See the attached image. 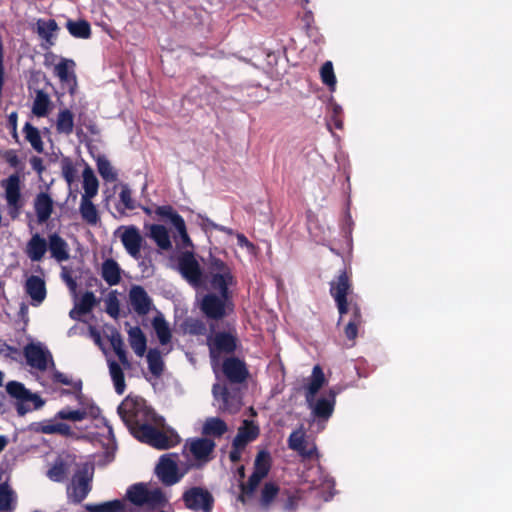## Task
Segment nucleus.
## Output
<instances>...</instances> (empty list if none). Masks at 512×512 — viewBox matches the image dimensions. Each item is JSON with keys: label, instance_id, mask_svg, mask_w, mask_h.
Instances as JSON below:
<instances>
[{"label": "nucleus", "instance_id": "obj_1", "mask_svg": "<svg viewBox=\"0 0 512 512\" xmlns=\"http://www.w3.org/2000/svg\"><path fill=\"white\" fill-rule=\"evenodd\" d=\"M168 498L159 488H150L148 483L139 482L128 487L125 498L115 499L99 504H86L84 507L89 512H154L164 508L168 504Z\"/></svg>", "mask_w": 512, "mask_h": 512}, {"label": "nucleus", "instance_id": "obj_2", "mask_svg": "<svg viewBox=\"0 0 512 512\" xmlns=\"http://www.w3.org/2000/svg\"><path fill=\"white\" fill-rule=\"evenodd\" d=\"M117 412L135 438L141 436L143 426L152 425L155 421L154 411L141 398L126 397L118 406Z\"/></svg>", "mask_w": 512, "mask_h": 512}, {"label": "nucleus", "instance_id": "obj_3", "mask_svg": "<svg viewBox=\"0 0 512 512\" xmlns=\"http://www.w3.org/2000/svg\"><path fill=\"white\" fill-rule=\"evenodd\" d=\"M238 337L230 331H218L207 337L209 357L213 368L220 364L223 355H232L238 347Z\"/></svg>", "mask_w": 512, "mask_h": 512}, {"label": "nucleus", "instance_id": "obj_4", "mask_svg": "<svg viewBox=\"0 0 512 512\" xmlns=\"http://www.w3.org/2000/svg\"><path fill=\"white\" fill-rule=\"evenodd\" d=\"M93 467L83 464L74 472L67 486V496L71 503L80 504L92 490Z\"/></svg>", "mask_w": 512, "mask_h": 512}, {"label": "nucleus", "instance_id": "obj_5", "mask_svg": "<svg viewBox=\"0 0 512 512\" xmlns=\"http://www.w3.org/2000/svg\"><path fill=\"white\" fill-rule=\"evenodd\" d=\"M178 456L174 453L162 455L155 467V475L166 487L179 483L186 474V470H180Z\"/></svg>", "mask_w": 512, "mask_h": 512}, {"label": "nucleus", "instance_id": "obj_6", "mask_svg": "<svg viewBox=\"0 0 512 512\" xmlns=\"http://www.w3.org/2000/svg\"><path fill=\"white\" fill-rule=\"evenodd\" d=\"M352 292V282L350 275L346 270L340 272L336 280L330 283V294L333 297L340 319L351 310L350 300L348 295Z\"/></svg>", "mask_w": 512, "mask_h": 512}, {"label": "nucleus", "instance_id": "obj_7", "mask_svg": "<svg viewBox=\"0 0 512 512\" xmlns=\"http://www.w3.org/2000/svg\"><path fill=\"white\" fill-rule=\"evenodd\" d=\"M182 500L185 507L194 512H212L215 503L212 493L200 486L185 490L182 494Z\"/></svg>", "mask_w": 512, "mask_h": 512}, {"label": "nucleus", "instance_id": "obj_8", "mask_svg": "<svg viewBox=\"0 0 512 512\" xmlns=\"http://www.w3.org/2000/svg\"><path fill=\"white\" fill-rule=\"evenodd\" d=\"M177 269L181 276L192 286L202 284V270L193 252H181L177 259Z\"/></svg>", "mask_w": 512, "mask_h": 512}, {"label": "nucleus", "instance_id": "obj_9", "mask_svg": "<svg viewBox=\"0 0 512 512\" xmlns=\"http://www.w3.org/2000/svg\"><path fill=\"white\" fill-rule=\"evenodd\" d=\"M212 393L215 399L221 400L219 409L222 412L236 414L241 409L242 401L238 390H229L226 386L216 383L212 387Z\"/></svg>", "mask_w": 512, "mask_h": 512}, {"label": "nucleus", "instance_id": "obj_10", "mask_svg": "<svg viewBox=\"0 0 512 512\" xmlns=\"http://www.w3.org/2000/svg\"><path fill=\"white\" fill-rule=\"evenodd\" d=\"M222 373L230 384H242L249 377V370L244 360L230 356L221 365Z\"/></svg>", "mask_w": 512, "mask_h": 512}, {"label": "nucleus", "instance_id": "obj_11", "mask_svg": "<svg viewBox=\"0 0 512 512\" xmlns=\"http://www.w3.org/2000/svg\"><path fill=\"white\" fill-rule=\"evenodd\" d=\"M1 186L5 190L9 214L12 218H16L23 205L20 193V179L17 175H11L8 179L1 182Z\"/></svg>", "mask_w": 512, "mask_h": 512}, {"label": "nucleus", "instance_id": "obj_12", "mask_svg": "<svg viewBox=\"0 0 512 512\" xmlns=\"http://www.w3.org/2000/svg\"><path fill=\"white\" fill-rule=\"evenodd\" d=\"M228 300L224 299L220 294L218 296L214 293H208L203 296L200 309L207 318L221 320L226 316V302Z\"/></svg>", "mask_w": 512, "mask_h": 512}, {"label": "nucleus", "instance_id": "obj_13", "mask_svg": "<svg viewBox=\"0 0 512 512\" xmlns=\"http://www.w3.org/2000/svg\"><path fill=\"white\" fill-rule=\"evenodd\" d=\"M215 447L214 440L207 437L194 438L185 445V448H188L190 454L199 463L209 462Z\"/></svg>", "mask_w": 512, "mask_h": 512}, {"label": "nucleus", "instance_id": "obj_14", "mask_svg": "<svg viewBox=\"0 0 512 512\" xmlns=\"http://www.w3.org/2000/svg\"><path fill=\"white\" fill-rule=\"evenodd\" d=\"M305 432L302 429L293 431L288 437V447L296 451L303 459L318 458L317 447L313 443L308 447Z\"/></svg>", "mask_w": 512, "mask_h": 512}, {"label": "nucleus", "instance_id": "obj_15", "mask_svg": "<svg viewBox=\"0 0 512 512\" xmlns=\"http://www.w3.org/2000/svg\"><path fill=\"white\" fill-rule=\"evenodd\" d=\"M120 239L125 250L131 257L136 260L141 257L140 252L144 239L136 226L130 225L125 227Z\"/></svg>", "mask_w": 512, "mask_h": 512}, {"label": "nucleus", "instance_id": "obj_16", "mask_svg": "<svg viewBox=\"0 0 512 512\" xmlns=\"http://www.w3.org/2000/svg\"><path fill=\"white\" fill-rule=\"evenodd\" d=\"M137 439L157 449H168L173 446L167 434L153 425L143 426L141 436H138Z\"/></svg>", "mask_w": 512, "mask_h": 512}, {"label": "nucleus", "instance_id": "obj_17", "mask_svg": "<svg viewBox=\"0 0 512 512\" xmlns=\"http://www.w3.org/2000/svg\"><path fill=\"white\" fill-rule=\"evenodd\" d=\"M60 419H56V415L52 419H46L34 423V431L40 432L43 434H56L63 437H73L75 432L72 430L71 426L60 422Z\"/></svg>", "mask_w": 512, "mask_h": 512}, {"label": "nucleus", "instance_id": "obj_18", "mask_svg": "<svg viewBox=\"0 0 512 512\" xmlns=\"http://www.w3.org/2000/svg\"><path fill=\"white\" fill-rule=\"evenodd\" d=\"M37 33L43 40L42 47L49 50L55 45L59 26L54 19H38L36 22Z\"/></svg>", "mask_w": 512, "mask_h": 512}, {"label": "nucleus", "instance_id": "obj_19", "mask_svg": "<svg viewBox=\"0 0 512 512\" xmlns=\"http://www.w3.org/2000/svg\"><path fill=\"white\" fill-rule=\"evenodd\" d=\"M7 393L17 400V412L20 416L25 415L29 411V407L25 405L31 400L30 391L18 381H10L6 384Z\"/></svg>", "mask_w": 512, "mask_h": 512}, {"label": "nucleus", "instance_id": "obj_20", "mask_svg": "<svg viewBox=\"0 0 512 512\" xmlns=\"http://www.w3.org/2000/svg\"><path fill=\"white\" fill-rule=\"evenodd\" d=\"M337 391L334 388L329 389L324 397H320L313 405L312 412L318 419L328 420L333 412L336 404Z\"/></svg>", "mask_w": 512, "mask_h": 512}, {"label": "nucleus", "instance_id": "obj_21", "mask_svg": "<svg viewBox=\"0 0 512 512\" xmlns=\"http://www.w3.org/2000/svg\"><path fill=\"white\" fill-rule=\"evenodd\" d=\"M129 298H130V303L133 307V310L138 315L143 316V315H146L150 311L151 305H152V300L149 297L146 290L142 286H139V285L133 286L130 289Z\"/></svg>", "mask_w": 512, "mask_h": 512}, {"label": "nucleus", "instance_id": "obj_22", "mask_svg": "<svg viewBox=\"0 0 512 512\" xmlns=\"http://www.w3.org/2000/svg\"><path fill=\"white\" fill-rule=\"evenodd\" d=\"M260 435L259 426L252 420H244L234 437V446L246 447Z\"/></svg>", "mask_w": 512, "mask_h": 512}, {"label": "nucleus", "instance_id": "obj_23", "mask_svg": "<svg viewBox=\"0 0 512 512\" xmlns=\"http://www.w3.org/2000/svg\"><path fill=\"white\" fill-rule=\"evenodd\" d=\"M68 457L58 456L46 471V476L54 482H63L68 478L71 468Z\"/></svg>", "mask_w": 512, "mask_h": 512}, {"label": "nucleus", "instance_id": "obj_24", "mask_svg": "<svg viewBox=\"0 0 512 512\" xmlns=\"http://www.w3.org/2000/svg\"><path fill=\"white\" fill-rule=\"evenodd\" d=\"M235 283V278L232 272L212 273L210 278L211 288L218 291L224 299L231 298L229 286Z\"/></svg>", "mask_w": 512, "mask_h": 512}, {"label": "nucleus", "instance_id": "obj_25", "mask_svg": "<svg viewBox=\"0 0 512 512\" xmlns=\"http://www.w3.org/2000/svg\"><path fill=\"white\" fill-rule=\"evenodd\" d=\"M34 210L37 216V222L45 223L51 216L53 211V200L50 195L41 192L34 200Z\"/></svg>", "mask_w": 512, "mask_h": 512}, {"label": "nucleus", "instance_id": "obj_26", "mask_svg": "<svg viewBox=\"0 0 512 512\" xmlns=\"http://www.w3.org/2000/svg\"><path fill=\"white\" fill-rule=\"evenodd\" d=\"M48 249L51 257L58 262L66 261L70 257L67 242L57 233L49 235Z\"/></svg>", "mask_w": 512, "mask_h": 512}, {"label": "nucleus", "instance_id": "obj_27", "mask_svg": "<svg viewBox=\"0 0 512 512\" xmlns=\"http://www.w3.org/2000/svg\"><path fill=\"white\" fill-rule=\"evenodd\" d=\"M325 382L326 379L322 368L320 367V365H315L312 370L310 382L305 388V398L309 405L312 404L316 394L323 387Z\"/></svg>", "mask_w": 512, "mask_h": 512}, {"label": "nucleus", "instance_id": "obj_28", "mask_svg": "<svg viewBox=\"0 0 512 512\" xmlns=\"http://www.w3.org/2000/svg\"><path fill=\"white\" fill-rule=\"evenodd\" d=\"M17 497L12 488L8 485L7 479L3 480V473L0 474V512H11L16 506Z\"/></svg>", "mask_w": 512, "mask_h": 512}, {"label": "nucleus", "instance_id": "obj_29", "mask_svg": "<svg viewBox=\"0 0 512 512\" xmlns=\"http://www.w3.org/2000/svg\"><path fill=\"white\" fill-rule=\"evenodd\" d=\"M76 63L72 59L60 57L59 62L55 65L54 74L62 83L76 82L74 68Z\"/></svg>", "mask_w": 512, "mask_h": 512}, {"label": "nucleus", "instance_id": "obj_30", "mask_svg": "<svg viewBox=\"0 0 512 512\" xmlns=\"http://www.w3.org/2000/svg\"><path fill=\"white\" fill-rule=\"evenodd\" d=\"M48 368L55 369L51 352L41 343H34V369L45 371Z\"/></svg>", "mask_w": 512, "mask_h": 512}, {"label": "nucleus", "instance_id": "obj_31", "mask_svg": "<svg viewBox=\"0 0 512 512\" xmlns=\"http://www.w3.org/2000/svg\"><path fill=\"white\" fill-rule=\"evenodd\" d=\"M101 276L109 286L118 285L121 281V269L119 264L112 258L102 263Z\"/></svg>", "mask_w": 512, "mask_h": 512}, {"label": "nucleus", "instance_id": "obj_32", "mask_svg": "<svg viewBox=\"0 0 512 512\" xmlns=\"http://www.w3.org/2000/svg\"><path fill=\"white\" fill-rule=\"evenodd\" d=\"M228 431L227 423L219 417H209L202 427V434L208 437L220 438Z\"/></svg>", "mask_w": 512, "mask_h": 512}, {"label": "nucleus", "instance_id": "obj_33", "mask_svg": "<svg viewBox=\"0 0 512 512\" xmlns=\"http://www.w3.org/2000/svg\"><path fill=\"white\" fill-rule=\"evenodd\" d=\"M128 340L131 348L139 357L144 356L147 349V338L139 326L128 330Z\"/></svg>", "mask_w": 512, "mask_h": 512}, {"label": "nucleus", "instance_id": "obj_34", "mask_svg": "<svg viewBox=\"0 0 512 512\" xmlns=\"http://www.w3.org/2000/svg\"><path fill=\"white\" fill-rule=\"evenodd\" d=\"M149 236L154 240V242L161 250L167 251L172 248L170 236L165 226L160 224H152L150 226Z\"/></svg>", "mask_w": 512, "mask_h": 512}, {"label": "nucleus", "instance_id": "obj_35", "mask_svg": "<svg viewBox=\"0 0 512 512\" xmlns=\"http://www.w3.org/2000/svg\"><path fill=\"white\" fill-rule=\"evenodd\" d=\"M79 212L84 222L89 225H96L99 220V214L92 198L81 197Z\"/></svg>", "mask_w": 512, "mask_h": 512}, {"label": "nucleus", "instance_id": "obj_36", "mask_svg": "<svg viewBox=\"0 0 512 512\" xmlns=\"http://www.w3.org/2000/svg\"><path fill=\"white\" fill-rule=\"evenodd\" d=\"M109 373L114 384L115 391L122 395L126 390L125 376L123 368L115 360L108 361Z\"/></svg>", "mask_w": 512, "mask_h": 512}, {"label": "nucleus", "instance_id": "obj_37", "mask_svg": "<svg viewBox=\"0 0 512 512\" xmlns=\"http://www.w3.org/2000/svg\"><path fill=\"white\" fill-rule=\"evenodd\" d=\"M68 32L75 38L88 39L91 36V26L86 20L68 19L66 22Z\"/></svg>", "mask_w": 512, "mask_h": 512}, {"label": "nucleus", "instance_id": "obj_38", "mask_svg": "<svg viewBox=\"0 0 512 512\" xmlns=\"http://www.w3.org/2000/svg\"><path fill=\"white\" fill-rule=\"evenodd\" d=\"M83 188L84 193L81 197L93 198L98 193L99 182L90 167H86L83 171Z\"/></svg>", "mask_w": 512, "mask_h": 512}, {"label": "nucleus", "instance_id": "obj_39", "mask_svg": "<svg viewBox=\"0 0 512 512\" xmlns=\"http://www.w3.org/2000/svg\"><path fill=\"white\" fill-rule=\"evenodd\" d=\"M152 325L160 344L167 345L172 338L171 330L169 328L167 321L164 319L162 315H158L154 317Z\"/></svg>", "mask_w": 512, "mask_h": 512}, {"label": "nucleus", "instance_id": "obj_40", "mask_svg": "<svg viewBox=\"0 0 512 512\" xmlns=\"http://www.w3.org/2000/svg\"><path fill=\"white\" fill-rule=\"evenodd\" d=\"M50 109L51 100L48 94L42 90H37L34 98V116L45 117L48 115Z\"/></svg>", "mask_w": 512, "mask_h": 512}, {"label": "nucleus", "instance_id": "obj_41", "mask_svg": "<svg viewBox=\"0 0 512 512\" xmlns=\"http://www.w3.org/2000/svg\"><path fill=\"white\" fill-rule=\"evenodd\" d=\"M74 117L69 109L61 110L57 117L56 129L59 133L69 135L73 132Z\"/></svg>", "mask_w": 512, "mask_h": 512}, {"label": "nucleus", "instance_id": "obj_42", "mask_svg": "<svg viewBox=\"0 0 512 512\" xmlns=\"http://www.w3.org/2000/svg\"><path fill=\"white\" fill-rule=\"evenodd\" d=\"M271 468V456L266 450H261L257 453L253 472L263 476L264 478L268 475Z\"/></svg>", "mask_w": 512, "mask_h": 512}, {"label": "nucleus", "instance_id": "obj_43", "mask_svg": "<svg viewBox=\"0 0 512 512\" xmlns=\"http://www.w3.org/2000/svg\"><path fill=\"white\" fill-rule=\"evenodd\" d=\"M147 362L150 372L159 377L164 370V362L161 357V353L158 349H150L147 353Z\"/></svg>", "mask_w": 512, "mask_h": 512}, {"label": "nucleus", "instance_id": "obj_44", "mask_svg": "<svg viewBox=\"0 0 512 512\" xmlns=\"http://www.w3.org/2000/svg\"><path fill=\"white\" fill-rule=\"evenodd\" d=\"M53 370H54L53 374H52L53 381L56 383H61L63 385L72 386V388L74 389V395L76 396L77 399H80L82 397V385H83L82 381L80 379H78L76 381H72L64 373H62L56 369H53Z\"/></svg>", "mask_w": 512, "mask_h": 512}, {"label": "nucleus", "instance_id": "obj_45", "mask_svg": "<svg viewBox=\"0 0 512 512\" xmlns=\"http://www.w3.org/2000/svg\"><path fill=\"white\" fill-rule=\"evenodd\" d=\"M119 198V204L116 206V209L120 213H124L126 209L134 210L136 208L135 201L132 198V191L127 184L121 186Z\"/></svg>", "mask_w": 512, "mask_h": 512}, {"label": "nucleus", "instance_id": "obj_46", "mask_svg": "<svg viewBox=\"0 0 512 512\" xmlns=\"http://www.w3.org/2000/svg\"><path fill=\"white\" fill-rule=\"evenodd\" d=\"M155 213L163 218L170 219L171 223L175 228H182L183 223V217L179 215L172 206L170 205H163L158 206L155 210Z\"/></svg>", "mask_w": 512, "mask_h": 512}, {"label": "nucleus", "instance_id": "obj_47", "mask_svg": "<svg viewBox=\"0 0 512 512\" xmlns=\"http://www.w3.org/2000/svg\"><path fill=\"white\" fill-rule=\"evenodd\" d=\"M262 479H264L263 476L252 472L247 483L240 484L241 495L239 500L245 502L244 496H252Z\"/></svg>", "mask_w": 512, "mask_h": 512}, {"label": "nucleus", "instance_id": "obj_48", "mask_svg": "<svg viewBox=\"0 0 512 512\" xmlns=\"http://www.w3.org/2000/svg\"><path fill=\"white\" fill-rule=\"evenodd\" d=\"M183 329L185 333L193 336H202L207 332L206 324L202 320L196 318L186 319L183 323Z\"/></svg>", "mask_w": 512, "mask_h": 512}, {"label": "nucleus", "instance_id": "obj_49", "mask_svg": "<svg viewBox=\"0 0 512 512\" xmlns=\"http://www.w3.org/2000/svg\"><path fill=\"white\" fill-rule=\"evenodd\" d=\"M97 169L100 176L107 182H114L117 180V172L112 167L109 160L100 157L97 160Z\"/></svg>", "mask_w": 512, "mask_h": 512}, {"label": "nucleus", "instance_id": "obj_50", "mask_svg": "<svg viewBox=\"0 0 512 512\" xmlns=\"http://www.w3.org/2000/svg\"><path fill=\"white\" fill-rule=\"evenodd\" d=\"M56 419L78 422L86 419L87 412L84 409L72 410L69 407L63 408L56 414Z\"/></svg>", "mask_w": 512, "mask_h": 512}, {"label": "nucleus", "instance_id": "obj_51", "mask_svg": "<svg viewBox=\"0 0 512 512\" xmlns=\"http://www.w3.org/2000/svg\"><path fill=\"white\" fill-rule=\"evenodd\" d=\"M279 494V487L275 483L268 482L261 491V505L266 507L270 505Z\"/></svg>", "mask_w": 512, "mask_h": 512}, {"label": "nucleus", "instance_id": "obj_52", "mask_svg": "<svg viewBox=\"0 0 512 512\" xmlns=\"http://www.w3.org/2000/svg\"><path fill=\"white\" fill-rule=\"evenodd\" d=\"M320 76L322 82L330 87L331 89L334 88L336 85V77L334 74L333 64L331 61L325 62L321 69H320Z\"/></svg>", "mask_w": 512, "mask_h": 512}, {"label": "nucleus", "instance_id": "obj_53", "mask_svg": "<svg viewBox=\"0 0 512 512\" xmlns=\"http://www.w3.org/2000/svg\"><path fill=\"white\" fill-rule=\"evenodd\" d=\"M77 304L82 313L88 314L97 304V299L93 292L87 291L82 295L80 301Z\"/></svg>", "mask_w": 512, "mask_h": 512}, {"label": "nucleus", "instance_id": "obj_54", "mask_svg": "<svg viewBox=\"0 0 512 512\" xmlns=\"http://www.w3.org/2000/svg\"><path fill=\"white\" fill-rule=\"evenodd\" d=\"M47 250H49L48 242L39 234H34V262L40 261Z\"/></svg>", "mask_w": 512, "mask_h": 512}, {"label": "nucleus", "instance_id": "obj_55", "mask_svg": "<svg viewBox=\"0 0 512 512\" xmlns=\"http://www.w3.org/2000/svg\"><path fill=\"white\" fill-rule=\"evenodd\" d=\"M62 175L66 182L70 185L76 178V168L69 158H64L61 161Z\"/></svg>", "mask_w": 512, "mask_h": 512}, {"label": "nucleus", "instance_id": "obj_56", "mask_svg": "<svg viewBox=\"0 0 512 512\" xmlns=\"http://www.w3.org/2000/svg\"><path fill=\"white\" fill-rule=\"evenodd\" d=\"M46 297L45 282L34 275V306L39 305Z\"/></svg>", "mask_w": 512, "mask_h": 512}, {"label": "nucleus", "instance_id": "obj_57", "mask_svg": "<svg viewBox=\"0 0 512 512\" xmlns=\"http://www.w3.org/2000/svg\"><path fill=\"white\" fill-rule=\"evenodd\" d=\"M109 342L117 356L126 353L123 338L117 330H114L111 333L109 336Z\"/></svg>", "mask_w": 512, "mask_h": 512}, {"label": "nucleus", "instance_id": "obj_58", "mask_svg": "<svg viewBox=\"0 0 512 512\" xmlns=\"http://www.w3.org/2000/svg\"><path fill=\"white\" fill-rule=\"evenodd\" d=\"M209 269L210 274L231 272V269L226 262L212 255L209 258Z\"/></svg>", "mask_w": 512, "mask_h": 512}, {"label": "nucleus", "instance_id": "obj_59", "mask_svg": "<svg viewBox=\"0 0 512 512\" xmlns=\"http://www.w3.org/2000/svg\"><path fill=\"white\" fill-rule=\"evenodd\" d=\"M350 304L352 314L349 322H354L355 325L361 326L363 323L361 308L357 302L353 301V298L350 299Z\"/></svg>", "mask_w": 512, "mask_h": 512}, {"label": "nucleus", "instance_id": "obj_60", "mask_svg": "<svg viewBox=\"0 0 512 512\" xmlns=\"http://www.w3.org/2000/svg\"><path fill=\"white\" fill-rule=\"evenodd\" d=\"M61 278L66 283L71 291H75L77 288L76 280L72 277V271L66 266L61 268Z\"/></svg>", "mask_w": 512, "mask_h": 512}, {"label": "nucleus", "instance_id": "obj_61", "mask_svg": "<svg viewBox=\"0 0 512 512\" xmlns=\"http://www.w3.org/2000/svg\"><path fill=\"white\" fill-rule=\"evenodd\" d=\"M285 494L287 497L283 502V509L288 512L294 511L297 508L299 498L289 491H285Z\"/></svg>", "mask_w": 512, "mask_h": 512}, {"label": "nucleus", "instance_id": "obj_62", "mask_svg": "<svg viewBox=\"0 0 512 512\" xmlns=\"http://www.w3.org/2000/svg\"><path fill=\"white\" fill-rule=\"evenodd\" d=\"M119 301L116 297H110L107 301L106 312L113 318H118L119 316Z\"/></svg>", "mask_w": 512, "mask_h": 512}, {"label": "nucleus", "instance_id": "obj_63", "mask_svg": "<svg viewBox=\"0 0 512 512\" xmlns=\"http://www.w3.org/2000/svg\"><path fill=\"white\" fill-rule=\"evenodd\" d=\"M360 326L354 324V322H348L344 328V334L350 341H354L358 335V329Z\"/></svg>", "mask_w": 512, "mask_h": 512}, {"label": "nucleus", "instance_id": "obj_64", "mask_svg": "<svg viewBox=\"0 0 512 512\" xmlns=\"http://www.w3.org/2000/svg\"><path fill=\"white\" fill-rule=\"evenodd\" d=\"M245 447L234 446V441H232V448L229 452V459L232 463H237L241 460L242 451Z\"/></svg>", "mask_w": 512, "mask_h": 512}]
</instances>
